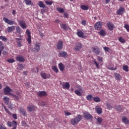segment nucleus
Instances as JSON below:
<instances>
[{"label": "nucleus", "instance_id": "obj_1", "mask_svg": "<svg viewBox=\"0 0 129 129\" xmlns=\"http://www.w3.org/2000/svg\"><path fill=\"white\" fill-rule=\"evenodd\" d=\"M82 119V116L80 114H79L75 118L72 119L71 121V123H72L73 125H76V124H77L79 122L81 121Z\"/></svg>", "mask_w": 129, "mask_h": 129}, {"label": "nucleus", "instance_id": "obj_2", "mask_svg": "<svg viewBox=\"0 0 129 129\" xmlns=\"http://www.w3.org/2000/svg\"><path fill=\"white\" fill-rule=\"evenodd\" d=\"M26 34H27V41L28 44H32V36L31 35V31L30 30H26Z\"/></svg>", "mask_w": 129, "mask_h": 129}, {"label": "nucleus", "instance_id": "obj_3", "mask_svg": "<svg viewBox=\"0 0 129 129\" xmlns=\"http://www.w3.org/2000/svg\"><path fill=\"white\" fill-rule=\"evenodd\" d=\"M83 117L85 119H87V120H90V119H92V118H93V116H92L89 112L84 113Z\"/></svg>", "mask_w": 129, "mask_h": 129}, {"label": "nucleus", "instance_id": "obj_4", "mask_svg": "<svg viewBox=\"0 0 129 129\" xmlns=\"http://www.w3.org/2000/svg\"><path fill=\"white\" fill-rule=\"evenodd\" d=\"M94 28L96 31H99V30H101V28H102V22L100 21L97 22L95 24Z\"/></svg>", "mask_w": 129, "mask_h": 129}, {"label": "nucleus", "instance_id": "obj_5", "mask_svg": "<svg viewBox=\"0 0 129 129\" xmlns=\"http://www.w3.org/2000/svg\"><path fill=\"white\" fill-rule=\"evenodd\" d=\"M4 93L6 95L8 94H12V93H10V92H13V90L10 88L9 86H7L4 89Z\"/></svg>", "mask_w": 129, "mask_h": 129}, {"label": "nucleus", "instance_id": "obj_6", "mask_svg": "<svg viewBox=\"0 0 129 129\" xmlns=\"http://www.w3.org/2000/svg\"><path fill=\"white\" fill-rule=\"evenodd\" d=\"M41 50V43L37 42L36 43L34 47V52H39Z\"/></svg>", "mask_w": 129, "mask_h": 129}, {"label": "nucleus", "instance_id": "obj_7", "mask_svg": "<svg viewBox=\"0 0 129 129\" xmlns=\"http://www.w3.org/2000/svg\"><path fill=\"white\" fill-rule=\"evenodd\" d=\"M3 20L4 21V22H5V23H6V24H8V25H12L16 24V23L14 21L10 20H9V19L6 17H4L3 18Z\"/></svg>", "mask_w": 129, "mask_h": 129}, {"label": "nucleus", "instance_id": "obj_8", "mask_svg": "<svg viewBox=\"0 0 129 129\" xmlns=\"http://www.w3.org/2000/svg\"><path fill=\"white\" fill-rule=\"evenodd\" d=\"M107 27L109 31H113V29H114V25L110 22L107 23Z\"/></svg>", "mask_w": 129, "mask_h": 129}, {"label": "nucleus", "instance_id": "obj_9", "mask_svg": "<svg viewBox=\"0 0 129 129\" xmlns=\"http://www.w3.org/2000/svg\"><path fill=\"white\" fill-rule=\"evenodd\" d=\"M81 48H82V44H81V43L78 42L76 44V46L74 50L75 51H79Z\"/></svg>", "mask_w": 129, "mask_h": 129}, {"label": "nucleus", "instance_id": "obj_10", "mask_svg": "<svg viewBox=\"0 0 129 129\" xmlns=\"http://www.w3.org/2000/svg\"><path fill=\"white\" fill-rule=\"evenodd\" d=\"M125 11V10L123 7H120L119 9L117 11V14L119 16H122V15H123V13H124Z\"/></svg>", "mask_w": 129, "mask_h": 129}, {"label": "nucleus", "instance_id": "obj_11", "mask_svg": "<svg viewBox=\"0 0 129 129\" xmlns=\"http://www.w3.org/2000/svg\"><path fill=\"white\" fill-rule=\"evenodd\" d=\"M40 75L43 79H48V78H50V74H47L42 72L40 73Z\"/></svg>", "mask_w": 129, "mask_h": 129}, {"label": "nucleus", "instance_id": "obj_12", "mask_svg": "<svg viewBox=\"0 0 129 129\" xmlns=\"http://www.w3.org/2000/svg\"><path fill=\"white\" fill-rule=\"evenodd\" d=\"M19 25L22 29H27V24L26 22L23 20L20 21L19 22Z\"/></svg>", "mask_w": 129, "mask_h": 129}, {"label": "nucleus", "instance_id": "obj_13", "mask_svg": "<svg viewBox=\"0 0 129 129\" xmlns=\"http://www.w3.org/2000/svg\"><path fill=\"white\" fill-rule=\"evenodd\" d=\"M37 95H38V96H39L40 97L42 96H46V95H47V93L45 91H39L37 93Z\"/></svg>", "mask_w": 129, "mask_h": 129}, {"label": "nucleus", "instance_id": "obj_14", "mask_svg": "<svg viewBox=\"0 0 129 129\" xmlns=\"http://www.w3.org/2000/svg\"><path fill=\"white\" fill-rule=\"evenodd\" d=\"M57 48L58 50H62V49H63V41H58L57 45Z\"/></svg>", "mask_w": 129, "mask_h": 129}, {"label": "nucleus", "instance_id": "obj_15", "mask_svg": "<svg viewBox=\"0 0 129 129\" xmlns=\"http://www.w3.org/2000/svg\"><path fill=\"white\" fill-rule=\"evenodd\" d=\"M17 45L18 47H22V39L16 38Z\"/></svg>", "mask_w": 129, "mask_h": 129}, {"label": "nucleus", "instance_id": "obj_16", "mask_svg": "<svg viewBox=\"0 0 129 129\" xmlns=\"http://www.w3.org/2000/svg\"><path fill=\"white\" fill-rule=\"evenodd\" d=\"M16 59L17 61H18V62H24L25 61V58H24V56H18L16 57Z\"/></svg>", "mask_w": 129, "mask_h": 129}, {"label": "nucleus", "instance_id": "obj_17", "mask_svg": "<svg viewBox=\"0 0 129 129\" xmlns=\"http://www.w3.org/2000/svg\"><path fill=\"white\" fill-rule=\"evenodd\" d=\"M93 53H94L96 55H99V53H100V50H99V48L97 47H93Z\"/></svg>", "mask_w": 129, "mask_h": 129}, {"label": "nucleus", "instance_id": "obj_18", "mask_svg": "<svg viewBox=\"0 0 129 129\" xmlns=\"http://www.w3.org/2000/svg\"><path fill=\"white\" fill-rule=\"evenodd\" d=\"M19 111L20 113H21L24 116H26V115H27V112L22 107L19 108Z\"/></svg>", "mask_w": 129, "mask_h": 129}, {"label": "nucleus", "instance_id": "obj_19", "mask_svg": "<svg viewBox=\"0 0 129 129\" xmlns=\"http://www.w3.org/2000/svg\"><path fill=\"white\" fill-rule=\"evenodd\" d=\"M58 68L60 71L63 72L65 70V66L62 62H60L58 64Z\"/></svg>", "mask_w": 129, "mask_h": 129}, {"label": "nucleus", "instance_id": "obj_20", "mask_svg": "<svg viewBox=\"0 0 129 129\" xmlns=\"http://www.w3.org/2000/svg\"><path fill=\"white\" fill-rule=\"evenodd\" d=\"M27 109L28 111L32 112V111H34L36 109V107L34 105H30L27 107Z\"/></svg>", "mask_w": 129, "mask_h": 129}, {"label": "nucleus", "instance_id": "obj_21", "mask_svg": "<svg viewBox=\"0 0 129 129\" xmlns=\"http://www.w3.org/2000/svg\"><path fill=\"white\" fill-rule=\"evenodd\" d=\"M95 109L98 114H101L102 113V109L100 107L96 106Z\"/></svg>", "mask_w": 129, "mask_h": 129}, {"label": "nucleus", "instance_id": "obj_22", "mask_svg": "<svg viewBox=\"0 0 129 129\" xmlns=\"http://www.w3.org/2000/svg\"><path fill=\"white\" fill-rule=\"evenodd\" d=\"M15 29L16 27L15 26H12L8 27L7 31L8 33H11V32H13V31H15Z\"/></svg>", "mask_w": 129, "mask_h": 129}, {"label": "nucleus", "instance_id": "obj_23", "mask_svg": "<svg viewBox=\"0 0 129 129\" xmlns=\"http://www.w3.org/2000/svg\"><path fill=\"white\" fill-rule=\"evenodd\" d=\"M59 57H67V52L66 51H60L58 54Z\"/></svg>", "mask_w": 129, "mask_h": 129}, {"label": "nucleus", "instance_id": "obj_24", "mask_svg": "<svg viewBox=\"0 0 129 129\" xmlns=\"http://www.w3.org/2000/svg\"><path fill=\"white\" fill-rule=\"evenodd\" d=\"M62 88L63 89H69V88H70V84L69 83L67 82L64 84H62Z\"/></svg>", "mask_w": 129, "mask_h": 129}, {"label": "nucleus", "instance_id": "obj_25", "mask_svg": "<svg viewBox=\"0 0 129 129\" xmlns=\"http://www.w3.org/2000/svg\"><path fill=\"white\" fill-rule=\"evenodd\" d=\"M115 77V79L116 80H117V81L120 80V79H121V76H120V75L117 73H115L114 74Z\"/></svg>", "mask_w": 129, "mask_h": 129}, {"label": "nucleus", "instance_id": "obj_26", "mask_svg": "<svg viewBox=\"0 0 129 129\" xmlns=\"http://www.w3.org/2000/svg\"><path fill=\"white\" fill-rule=\"evenodd\" d=\"M122 120L124 123H125V124H128L129 123V120L125 116H124L122 118Z\"/></svg>", "mask_w": 129, "mask_h": 129}, {"label": "nucleus", "instance_id": "obj_27", "mask_svg": "<svg viewBox=\"0 0 129 129\" xmlns=\"http://www.w3.org/2000/svg\"><path fill=\"white\" fill-rule=\"evenodd\" d=\"M38 5L40 8H42L43 9L46 8V6L44 5V2L42 1H39Z\"/></svg>", "mask_w": 129, "mask_h": 129}, {"label": "nucleus", "instance_id": "obj_28", "mask_svg": "<svg viewBox=\"0 0 129 129\" xmlns=\"http://www.w3.org/2000/svg\"><path fill=\"white\" fill-rule=\"evenodd\" d=\"M3 99L6 104H7V105H9L10 101V98H9V97H4Z\"/></svg>", "mask_w": 129, "mask_h": 129}, {"label": "nucleus", "instance_id": "obj_29", "mask_svg": "<svg viewBox=\"0 0 129 129\" xmlns=\"http://www.w3.org/2000/svg\"><path fill=\"white\" fill-rule=\"evenodd\" d=\"M60 28L62 29V30H64V31H67L68 30V27L65 24H60Z\"/></svg>", "mask_w": 129, "mask_h": 129}, {"label": "nucleus", "instance_id": "obj_30", "mask_svg": "<svg viewBox=\"0 0 129 129\" xmlns=\"http://www.w3.org/2000/svg\"><path fill=\"white\" fill-rule=\"evenodd\" d=\"M80 8L82 10H83V11H87V10L89 9V7L86 5H81Z\"/></svg>", "mask_w": 129, "mask_h": 129}, {"label": "nucleus", "instance_id": "obj_31", "mask_svg": "<svg viewBox=\"0 0 129 129\" xmlns=\"http://www.w3.org/2000/svg\"><path fill=\"white\" fill-rule=\"evenodd\" d=\"M78 37H79L80 38H83L84 37V34L83 33V32H81V31H78L77 33Z\"/></svg>", "mask_w": 129, "mask_h": 129}, {"label": "nucleus", "instance_id": "obj_32", "mask_svg": "<svg viewBox=\"0 0 129 129\" xmlns=\"http://www.w3.org/2000/svg\"><path fill=\"white\" fill-rule=\"evenodd\" d=\"M16 32L18 34H21V33H23V31H22V29H21V27H20V26H17L16 27Z\"/></svg>", "mask_w": 129, "mask_h": 129}, {"label": "nucleus", "instance_id": "obj_33", "mask_svg": "<svg viewBox=\"0 0 129 129\" xmlns=\"http://www.w3.org/2000/svg\"><path fill=\"white\" fill-rule=\"evenodd\" d=\"M93 99L95 102H100V99L98 97H94Z\"/></svg>", "mask_w": 129, "mask_h": 129}, {"label": "nucleus", "instance_id": "obj_34", "mask_svg": "<svg viewBox=\"0 0 129 129\" xmlns=\"http://www.w3.org/2000/svg\"><path fill=\"white\" fill-rule=\"evenodd\" d=\"M51 69L55 72V73H58L59 72V70H58V68H57L56 67L53 66L51 67Z\"/></svg>", "mask_w": 129, "mask_h": 129}, {"label": "nucleus", "instance_id": "obj_35", "mask_svg": "<svg viewBox=\"0 0 129 129\" xmlns=\"http://www.w3.org/2000/svg\"><path fill=\"white\" fill-rule=\"evenodd\" d=\"M99 34L101 36H105V35H106V33H105V31H104L103 29H102L100 32Z\"/></svg>", "mask_w": 129, "mask_h": 129}, {"label": "nucleus", "instance_id": "obj_36", "mask_svg": "<svg viewBox=\"0 0 129 129\" xmlns=\"http://www.w3.org/2000/svg\"><path fill=\"white\" fill-rule=\"evenodd\" d=\"M25 4L27 6H30L31 5H32L33 3H32V1L31 0H25Z\"/></svg>", "mask_w": 129, "mask_h": 129}, {"label": "nucleus", "instance_id": "obj_37", "mask_svg": "<svg viewBox=\"0 0 129 129\" xmlns=\"http://www.w3.org/2000/svg\"><path fill=\"white\" fill-rule=\"evenodd\" d=\"M4 108L6 111V112L7 113H8V114H10V115H11L12 114V112H11V111H10V110H9L7 108V107H6V106H4Z\"/></svg>", "mask_w": 129, "mask_h": 129}, {"label": "nucleus", "instance_id": "obj_38", "mask_svg": "<svg viewBox=\"0 0 129 129\" xmlns=\"http://www.w3.org/2000/svg\"><path fill=\"white\" fill-rule=\"evenodd\" d=\"M56 10L58 12H59V13H60L61 14L64 13V9L63 8L58 7L56 9Z\"/></svg>", "mask_w": 129, "mask_h": 129}, {"label": "nucleus", "instance_id": "obj_39", "mask_svg": "<svg viewBox=\"0 0 129 129\" xmlns=\"http://www.w3.org/2000/svg\"><path fill=\"white\" fill-rule=\"evenodd\" d=\"M0 40H2V41L6 42V41L8 40V38H7L6 36H0Z\"/></svg>", "mask_w": 129, "mask_h": 129}, {"label": "nucleus", "instance_id": "obj_40", "mask_svg": "<svg viewBox=\"0 0 129 129\" xmlns=\"http://www.w3.org/2000/svg\"><path fill=\"white\" fill-rule=\"evenodd\" d=\"M75 93L77 94V95H78V96H81V95H82V93H81L80 91L79 90H75Z\"/></svg>", "mask_w": 129, "mask_h": 129}, {"label": "nucleus", "instance_id": "obj_41", "mask_svg": "<svg viewBox=\"0 0 129 129\" xmlns=\"http://www.w3.org/2000/svg\"><path fill=\"white\" fill-rule=\"evenodd\" d=\"M118 41H119L120 43H125V40H124V39L122 37L119 38Z\"/></svg>", "mask_w": 129, "mask_h": 129}, {"label": "nucleus", "instance_id": "obj_42", "mask_svg": "<svg viewBox=\"0 0 129 129\" xmlns=\"http://www.w3.org/2000/svg\"><path fill=\"white\" fill-rule=\"evenodd\" d=\"M93 96L91 95H88V96H87L86 98L87 99V100H89V101H90V100H91V99H92L93 98Z\"/></svg>", "mask_w": 129, "mask_h": 129}, {"label": "nucleus", "instance_id": "obj_43", "mask_svg": "<svg viewBox=\"0 0 129 129\" xmlns=\"http://www.w3.org/2000/svg\"><path fill=\"white\" fill-rule=\"evenodd\" d=\"M123 70H124V71H125L126 72H127V71H128V66H123Z\"/></svg>", "mask_w": 129, "mask_h": 129}, {"label": "nucleus", "instance_id": "obj_44", "mask_svg": "<svg viewBox=\"0 0 129 129\" xmlns=\"http://www.w3.org/2000/svg\"><path fill=\"white\" fill-rule=\"evenodd\" d=\"M116 109L117 111H121L122 109L121 108V106L118 105L116 106Z\"/></svg>", "mask_w": 129, "mask_h": 129}, {"label": "nucleus", "instance_id": "obj_45", "mask_svg": "<svg viewBox=\"0 0 129 129\" xmlns=\"http://www.w3.org/2000/svg\"><path fill=\"white\" fill-rule=\"evenodd\" d=\"M96 120L99 123H101V122H102V118L100 117H98L96 119Z\"/></svg>", "mask_w": 129, "mask_h": 129}, {"label": "nucleus", "instance_id": "obj_46", "mask_svg": "<svg viewBox=\"0 0 129 129\" xmlns=\"http://www.w3.org/2000/svg\"><path fill=\"white\" fill-rule=\"evenodd\" d=\"M45 3L47 6H51L53 4V2H49L48 1H45Z\"/></svg>", "mask_w": 129, "mask_h": 129}, {"label": "nucleus", "instance_id": "obj_47", "mask_svg": "<svg viewBox=\"0 0 129 129\" xmlns=\"http://www.w3.org/2000/svg\"><path fill=\"white\" fill-rule=\"evenodd\" d=\"M124 28L127 31L129 32V25L128 24H124Z\"/></svg>", "mask_w": 129, "mask_h": 129}, {"label": "nucleus", "instance_id": "obj_48", "mask_svg": "<svg viewBox=\"0 0 129 129\" xmlns=\"http://www.w3.org/2000/svg\"><path fill=\"white\" fill-rule=\"evenodd\" d=\"M106 106H107L108 109H109L110 108H112V106H111L109 103H106Z\"/></svg>", "mask_w": 129, "mask_h": 129}, {"label": "nucleus", "instance_id": "obj_49", "mask_svg": "<svg viewBox=\"0 0 129 129\" xmlns=\"http://www.w3.org/2000/svg\"><path fill=\"white\" fill-rule=\"evenodd\" d=\"M7 62H9V63H14L15 62V59L12 58V59H9L7 60Z\"/></svg>", "mask_w": 129, "mask_h": 129}, {"label": "nucleus", "instance_id": "obj_50", "mask_svg": "<svg viewBox=\"0 0 129 129\" xmlns=\"http://www.w3.org/2000/svg\"><path fill=\"white\" fill-rule=\"evenodd\" d=\"M94 64H95V65L96 66V68L98 69H99V68H100V67H99V64H98V63H97V62H96V61L94 60Z\"/></svg>", "mask_w": 129, "mask_h": 129}, {"label": "nucleus", "instance_id": "obj_51", "mask_svg": "<svg viewBox=\"0 0 129 129\" xmlns=\"http://www.w3.org/2000/svg\"><path fill=\"white\" fill-rule=\"evenodd\" d=\"M64 114H65V115H66L67 116H69V115H71L72 114V113L67 112L66 111H65Z\"/></svg>", "mask_w": 129, "mask_h": 129}, {"label": "nucleus", "instance_id": "obj_52", "mask_svg": "<svg viewBox=\"0 0 129 129\" xmlns=\"http://www.w3.org/2000/svg\"><path fill=\"white\" fill-rule=\"evenodd\" d=\"M7 124L10 127H12V126H13V123L10 121H8Z\"/></svg>", "mask_w": 129, "mask_h": 129}, {"label": "nucleus", "instance_id": "obj_53", "mask_svg": "<svg viewBox=\"0 0 129 129\" xmlns=\"http://www.w3.org/2000/svg\"><path fill=\"white\" fill-rule=\"evenodd\" d=\"M10 95H12V96L15 99H17L18 100V99H19V97H18V96L14 94H10Z\"/></svg>", "mask_w": 129, "mask_h": 129}, {"label": "nucleus", "instance_id": "obj_54", "mask_svg": "<svg viewBox=\"0 0 129 129\" xmlns=\"http://www.w3.org/2000/svg\"><path fill=\"white\" fill-rule=\"evenodd\" d=\"M12 116L14 119H18V117L17 116V114H13Z\"/></svg>", "mask_w": 129, "mask_h": 129}, {"label": "nucleus", "instance_id": "obj_55", "mask_svg": "<svg viewBox=\"0 0 129 129\" xmlns=\"http://www.w3.org/2000/svg\"><path fill=\"white\" fill-rule=\"evenodd\" d=\"M103 49H104L105 52H108V50H109V48H108L107 47H104Z\"/></svg>", "mask_w": 129, "mask_h": 129}, {"label": "nucleus", "instance_id": "obj_56", "mask_svg": "<svg viewBox=\"0 0 129 129\" xmlns=\"http://www.w3.org/2000/svg\"><path fill=\"white\" fill-rule=\"evenodd\" d=\"M81 23L83 26H86V21L83 20L82 21Z\"/></svg>", "mask_w": 129, "mask_h": 129}, {"label": "nucleus", "instance_id": "obj_57", "mask_svg": "<svg viewBox=\"0 0 129 129\" xmlns=\"http://www.w3.org/2000/svg\"><path fill=\"white\" fill-rule=\"evenodd\" d=\"M97 60L98 61H100V62H102V58L100 57V56H97Z\"/></svg>", "mask_w": 129, "mask_h": 129}, {"label": "nucleus", "instance_id": "obj_58", "mask_svg": "<svg viewBox=\"0 0 129 129\" xmlns=\"http://www.w3.org/2000/svg\"><path fill=\"white\" fill-rule=\"evenodd\" d=\"M18 67H19V68H20V69H23L24 68V66H23V65L22 64H19L18 65Z\"/></svg>", "mask_w": 129, "mask_h": 129}, {"label": "nucleus", "instance_id": "obj_59", "mask_svg": "<svg viewBox=\"0 0 129 129\" xmlns=\"http://www.w3.org/2000/svg\"><path fill=\"white\" fill-rule=\"evenodd\" d=\"M45 12H46V11L44 9H42L41 10V14H42V15H43V14H44V13H45Z\"/></svg>", "mask_w": 129, "mask_h": 129}, {"label": "nucleus", "instance_id": "obj_60", "mask_svg": "<svg viewBox=\"0 0 129 129\" xmlns=\"http://www.w3.org/2000/svg\"><path fill=\"white\" fill-rule=\"evenodd\" d=\"M63 17L64 18H68L69 16H68V14L64 13L63 14Z\"/></svg>", "mask_w": 129, "mask_h": 129}, {"label": "nucleus", "instance_id": "obj_61", "mask_svg": "<svg viewBox=\"0 0 129 129\" xmlns=\"http://www.w3.org/2000/svg\"><path fill=\"white\" fill-rule=\"evenodd\" d=\"M55 23H56L57 24H60V23H61V22L60 21V20H59L58 19H56L55 20Z\"/></svg>", "mask_w": 129, "mask_h": 129}, {"label": "nucleus", "instance_id": "obj_62", "mask_svg": "<svg viewBox=\"0 0 129 129\" xmlns=\"http://www.w3.org/2000/svg\"><path fill=\"white\" fill-rule=\"evenodd\" d=\"M8 107L9 109H13V106H12L11 104H10L9 105H8Z\"/></svg>", "mask_w": 129, "mask_h": 129}, {"label": "nucleus", "instance_id": "obj_63", "mask_svg": "<svg viewBox=\"0 0 129 129\" xmlns=\"http://www.w3.org/2000/svg\"><path fill=\"white\" fill-rule=\"evenodd\" d=\"M13 123H14L15 125H17V121L13 120Z\"/></svg>", "mask_w": 129, "mask_h": 129}, {"label": "nucleus", "instance_id": "obj_64", "mask_svg": "<svg viewBox=\"0 0 129 129\" xmlns=\"http://www.w3.org/2000/svg\"><path fill=\"white\" fill-rule=\"evenodd\" d=\"M13 15H16V11L15 10H13V12H12Z\"/></svg>", "mask_w": 129, "mask_h": 129}]
</instances>
